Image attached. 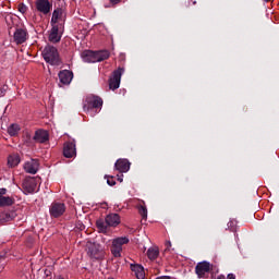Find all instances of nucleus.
I'll list each match as a JSON object with an SVG mask.
<instances>
[{
    "label": "nucleus",
    "mask_w": 279,
    "mask_h": 279,
    "mask_svg": "<svg viewBox=\"0 0 279 279\" xmlns=\"http://www.w3.org/2000/svg\"><path fill=\"white\" fill-rule=\"evenodd\" d=\"M104 99H101V97L99 96L89 94L83 100V110L84 112L89 113L90 117H95V114H98V112L101 111Z\"/></svg>",
    "instance_id": "nucleus-1"
},
{
    "label": "nucleus",
    "mask_w": 279,
    "mask_h": 279,
    "mask_svg": "<svg viewBox=\"0 0 279 279\" xmlns=\"http://www.w3.org/2000/svg\"><path fill=\"white\" fill-rule=\"evenodd\" d=\"M121 223V216L119 214H109L106 216L105 220L99 219L96 221V227L99 232L106 234L108 232V228H117Z\"/></svg>",
    "instance_id": "nucleus-2"
},
{
    "label": "nucleus",
    "mask_w": 279,
    "mask_h": 279,
    "mask_svg": "<svg viewBox=\"0 0 279 279\" xmlns=\"http://www.w3.org/2000/svg\"><path fill=\"white\" fill-rule=\"evenodd\" d=\"M43 58L45 62L51 64V66H60L62 64L60 52H58V48L53 46H46L44 48Z\"/></svg>",
    "instance_id": "nucleus-3"
},
{
    "label": "nucleus",
    "mask_w": 279,
    "mask_h": 279,
    "mask_svg": "<svg viewBox=\"0 0 279 279\" xmlns=\"http://www.w3.org/2000/svg\"><path fill=\"white\" fill-rule=\"evenodd\" d=\"M130 243V238L119 236L112 240L110 252L114 258H121V253L123 252V245Z\"/></svg>",
    "instance_id": "nucleus-4"
},
{
    "label": "nucleus",
    "mask_w": 279,
    "mask_h": 279,
    "mask_svg": "<svg viewBox=\"0 0 279 279\" xmlns=\"http://www.w3.org/2000/svg\"><path fill=\"white\" fill-rule=\"evenodd\" d=\"M86 252L89 258L93 260H101V258L105 256L104 250H101V245L93 242L87 243Z\"/></svg>",
    "instance_id": "nucleus-5"
},
{
    "label": "nucleus",
    "mask_w": 279,
    "mask_h": 279,
    "mask_svg": "<svg viewBox=\"0 0 279 279\" xmlns=\"http://www.w3.org/2000/svg\"><path fill=\"white\" fill-rule=\"evenodd\" d=\"M125 70L123 68H118L112 72V75L109 78V88L110 90H117L121 86V75Z\"/></svg>",
    "instance_id": "nucleus-6"
},
{
    "label": "nucleus",
    "mask_w": 279,
    "mask_h": 279,
    "mask_svg": "<svg viewBox=\"0 0 279 279\" xmlns=\"http://www.w3.org/2000/svg\"><path fill=\"white\" fill-rule=\"evenodd\" d=\"M49 213L50 217L58 219L59 217H62L64 213H66V205H64V203L53 202L50 205Z\"/></svg>",
    "instance_id": "nucleus-7"
},
{
    "label": "nucleus",
    "mask_w": 279,
    "mask_h": 279,
    "mask_svg": "<svg viewBox=\"0 0 279 279\" xmlns=\"http://www.w3.org/2000/svg\"><path fill=\"white\" fill-rule=\"evenodd\" d=\"M210 271H213V266L210 263H208L206 260L199 262L195 266V274H196L197 278H206V275L210 274Z\"/></svg>",
    "instance_id": "nucleus-8"
},
{
    "label": "nucleus",
    "mask_w": 279,
    "mask_h": 279,
    "mask_svg": "<svg viewBox=\"0 0 279 279\" xmlns=\"http://www.w3.org/2000/svg\"><path fill=\"white\" fill-rule=\"evenodd\" d=\"M64 158H75L77 156V148L75 147V140L65 142L63 144Z\"/></svg>",
    "instance_id": "nucleus-9"
},
{
    "label": "nucleus",
    "mask_w": 279,
    "mask_h": 279,
    "mask_svg": "<svg viewBox=\"0 0 279 279\" xmlns=\"http://www.w3.org/2000/svg\"><path fill=\"white\" fill-rule=\"evenodd\" d=\"M35 8H36L37 12L47 16V14H49V12H51L53 4H51V2H49V0H36Z\"/></svg>",
    "instance_id": "nucleus-10"
},
{
    "label": "nucleus",
    "mask_w": 279,
    "mask_h": 279,
    "mask_svg": "<svg viewBox=\"0 0 279 279\" xmlns=\"http://www.w3.org/2000/svg\"><path fill=\"white\" fill-rule=\"evenodd\" d=\"M60 86H69L73 82V71L71 70H61L58 73Z\"/></svg>",
    "instance_id": "nucleus-11"
},
{
    "label": "nucleus",
    "mask_w": 279,
    "mask_h": 279,
    "mask_svg": "<svg viewBox=\"0 0 279 279\" xmlns=\"http://www.w3.org/2000/svg\"><path fill=\"white\" fill-rule=\"evenodd\" d=\"M40 167V162L38 159H31L24 163V171L26 173H31L32 175H36L38 173V168Z\"/></svg>",
    "instance_id": "nucleus-12"
},
{
    "label": "nucleus",
    "mask_w": 279,
    "mask_h": 279,
    "mask_svg": "<svg viewBox=\"0 0 279 279\" xmlns=\"http://www.w3.org/2000/svg\"><path fill=\"white\" fill-rule=\"evenodd\" d=\"M22 186H23L24 191H26V193H36L38 183L36 182V178L28 177L23 181Z\"/></svg>",
    "instance_id": "nucleus-13"
},
{
    "label": "nucleus",
    "mask_w": 279,
    "mask_h": 279,
    "mask_svg": "<svg viewBox=\"0 0 279 279\" xmlns=\"http://www.w3.org/2000/svg\"><path fill=\"white\" fill-rule=\"evenodd\" d=\"M33 141L39 144L49 143V131L43 129L35 131Z\"/></svg>",
    "instance_id": "nucleus-14"
},
{
    "label": "nucleus",
    "mask_w": 279,
    "mask_h": 279,
    "mask_svg": "<svg viewBox=\"0 0 279 279\" xmlns=\"http://www.w3.org/2000/svg\"><path fill=\"white\" fill-rule=\"evenodd\" d=\"M8 193V190L0 189V208H3L5 206H14V197L12 196H3Z\"/></svg>",
    "instance_id": "nucleus-15"
},
{
    "label": "nucleus",
    "mask_w": 279,
    "mask_h": 279,
    "mask_svg": "<svg viewBox=\"0 0 279 279\" xmlns=\"http://www.w3.org/2000/svg\"><path fill=\"white\" fill-rule=\"evenodd\" d=\"M131 162L128 159H118L114 163L116 171L119 173H128L130 171Z\"/></svg>",
    "instance_id": "nucleus-16"
},
{
    "label": "nucleus",
    "mask_w": 279,
    "mask_h": 279,
    "mask_svg": "<svg viewBox=\"0 0 279 279\" xmlns=\"http://www.w3.org/2000/svg\"><path fill=\"white\" fill-rule=\"evenodd\" d=\"M13 40L17 45H23L27 40V31L17 28L13 35Z\"/></svg>",
    "instance_id": "nucleus-17"
},
{
    "label": "nucleus",
    "mask_w": 279,
    "mask_h": 279,
    "mask_svg": "<svg viewBox=\"0 0 279 279\" xmlns=\"http://www.w3.org/2000/svg\"><path fill=\"white\" fill-rule=\"evenodd\" d=\"M59 32H60V26L52 24V28L49 35L50 43H60V39L62 38V36H60Z\"/></svg>",
    "instance_id": "nucleus-18"
},
{
    "label": "nucleus",
    "mask_w": 279,
    "mask_h": 279,
    "mask_svg": "<svg viewBox=\"0 0 279 279\" xmlns=\"http://www.w3.org/2000/svg\"><path fill=\"white\" fill-rule=\"evenodd\" d=\"M16 214L14 211H2L0 213V223H9V221H14Z\"/></svg>",
    "instance_id": "nucleus-19"
},
{
    "label": "nucleus",
    "mask_w": 279,
    "mask_h": 279,
    "mask_svg": "<svg viewBox=\"0 0 279 279\" xmlns=\"http://www.w3.org/2000/svg\"><path fill=\"white\" fill-rule=\"evenodd\" d=\"M131 271L135 274L137 279H145V268H143V266L138 264L131 265Z\"/></svg>",
    "instance_id": "nucleus-20"
},
{
    "label": "nucleus",
    "mask_w": 279,
    "mask_h": 279,
    "mask_svg": "<svg viewBox=\"0 0 279 279\" xmlns=\"http://www.w3.org/2000/svg\"><path fill=\"white\" fill-rule=\"evenodd\" d=\"M21 165V156L19 154H12L8 157V167L14 169V167H19Z\"/></svg>",
    "instance_id": "nucleus-21"
},
{
    "label": "nucleus",
    "mask_w": 279,
    "mask_h": 279,
    "mask_svg": "<svg viewBox=\"0 0 279 279\" xmlns=\"http://www.w3.org/2000/svg\"><path fill=\"white\" fill-rule=\"evenodd\" d=\"M82 56H83L84 62H93V63L98 62L97 51H90V50L84 51Z\"/></svg>",
    "instance_id": "nucleus-22"
},
{
    "label": "nucleus",
    "mask_w": 279,
    "mask_h": 279,
    "mask_svg": "<svg viewBox=\"0 0 279 279\" xmlns=\"http://www.w3.org/2000/svg\"><path fill=\"white\" fill-rule=\"evenodd\" d=\"M149 260H156L160 256V248L158 246H153L147 250L146 253Z\"/></svg>",
    "instance_id": "nucleus-23"
},
{
    "label": "nucleus",
    "mask_w": 279,
    "mask_h": 279,
    "mask_svg": "<svg viewBox=\"0 0 279 279\" xmlns=\"http://www.w3.org/2000/svg\"><path fill=\"white\" fill-rule=\"evenodd\" d=\"M62 14H64V11L61 8H58L53 11L51 17L52 25H58V22L62 20Z\"/></svg>",
    "instance_id": "nucleus-24"
},
{
    "label": "nucleus",
    "mask_w": 279,
    "mask_h": 279,
    "mask_svg": "<svg viewBox=\"0 0 279 279\" xmlns=\"http://www.w3.org/2000/svg\"><path fill=\"white\" fill-rule=\"evenodd\" d=\"M137 210L142 219L147 220V206H145V201H140V204L137 205Z\"/></svg>",
    "instance_id": "nucleus-25"
},
{
    "label": "nucleus",
    "mask_w": 279,
    "mask_h": 279,
    "mask_svg": "<svg viewBox=\"0 0 279 279\" xmlns=\"http://www.w3.org/2000/svg\"><path fill=\"white\" fill-rule=\"evenodd\" d=\"M96 58L98 62H104V60H108V58H110V51L108 50L96 51Z\"/></svg>",
    "instance_id": "nucleus-26"
},
{
    "label": "nucleus",
    "mask_w": 279,
    "mask_h": 279,
    "mask_svg": "<svg viewBox=\"0 0 279 279\" xmlns=\"http://www.w3.org/2000/svg\"><path fill=\"white\" fill-rule=\"evenodd\" d=\"M19 132H21V126L19 124L13 123L8 128V134L10 136H19Z\"/></svg>",
    "instance_id": "nucleus-27"
},
{
    "label": "nucleus",
    "mask_w": 279,
    "mask_h": 279,
    "mask_svg": "<svg viewBox=\"0 0 279 279\" xmlns=\"http://www.w3.org/2000/svg\"><path fill=\"white\" fill-rule=\"evenodd\" d=\"M227 226L231 232L236 231V220H230Z\"/></svg>",
    "instance_id": "nucleus-28"
},
{
    "label": "nucleus",
    "mask_w": 279,
    "mask_h": 279,
    "mask_svg": "<svg viewBox=\"0 0 279 279\" xmlns=\"http://www.w3.org/2000/svg\"><path fill=\"white\" fill-rule=\"evenodd\" d=\"M106 180H107V184H109V186H114V184H117V181H114V178L112 175H105Z\"/></svg>",
    "instance_id": "nucleus-29"
},
{
    "label": "nucleus",
    "mask_w": 279,
    "mask_h": 279,
    "mask_svg": "<svg viewBox=\"0 0 279 279\" xmlns=\"http://www.w3.org/2000/svg\"><path fill=\"white\" fill-rule=\"evenodd\" d=\"M17 10H19V12H21V14H26L27 13V5H25V3H20L17 5Z\"/></svg>",
    "instance_id": "nucleus-30"
},
{
    "label": "nucleus",
    "mask_w": 279,
    "mask_h": 279,
    "mask_svg": "<svg viewBox=\"0 0 279 279\" xmlns=\"http://www.w3.org/2000/svg\"><path fill=\"white\" fill-rule=\"evenodd\" d=\"M25 143L29 144L32 142V133L28 131L24 132Z\"/></svg>",
    "instance_id": "nucleus-31"
},
{
    "label": "nucleus",
    "mask_w": 279,
    "mask_h": 279,
    "mask_svg": "<svg viewBox=\"0 0 279 279\" xmlns=\"http://www.w3.org/2000/svg\"><path fill=\"white\" fill-rule=\"evenodd\" d=\"M165 246H166L165 252H171V241H169V240L166 241Z\"/></svg>",
    "instance_id": "nucleus-32"
},
{
    "label": "nucleus",
    "mask_w": 279,
    "mask_h": 279,
    "mask_svg": "<svg viewBox=\"0 0 279 279\" xmlns=\"http://www.w3.org/2000/svg\"><path fill=\"white\" fill-rule=\"evenodd\" d=\"M111 5H119L121 3V0H109Z\"/></svg>",
    "instance_id": "nucleus-33"
},
{
    "label": "nucleus",
    "mask_w": 279,
    "mask_h": 279,
    "mask_svg": "<svg viewBox=\"0 0 279 279\" xmlns=\"http://www.w3.org/2000/svg\"><path fill=\"white\" fill-rule=\"evenodd\" d=\"M227 279H236V276H234V274H229L227 276Z\"/></svg>",
    "instance_id": "nucleus-34"
},
{
    "label": "nucleus",
    "mask_w": 279,
    "mask_h": 279,
    "mask_svg": "<svg viewBox=\"0 0 279 279\" xmlns=\"http://www.w3.org/2000/svg\"><path fill=\"white\" fill-rule=\"evenodd\" d=\"M118 182H123V174L121 175L118 174Z\"/></svg>",
    "instance_id": "nucleus-35"
},
{
    "label": "nucleus",
    "mask_w": 279,
    "mask_h": 279,
    "mask_svg": "<svg viewBox=\"0 0 279 279\" xmlns=\"http://www.w3.org/2000/svg\"><path fill=\"white\" fill-rule=\"evenodd\" d=\"M46 276H49L51 271L45 270Z\"/></svg>",
    "instance_id": "nucleus-36"
},
{
    "label": "nucleus",
    "mask_w": 279,
    "mask_h": 279,
    "mask_svg": "<svg viewBox=\"0 0 279 279\" xmlns=\"http://www.w3.org/2000/svg\"><path fill=\"white\" fill-rule=\"evenodd\" d=\"M266 3H271L274 0H264Z\"/></svg>",
    "instance_id": "nucleus-37"
}]
</instances>
